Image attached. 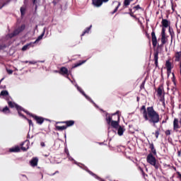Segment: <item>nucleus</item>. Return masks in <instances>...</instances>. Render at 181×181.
<instances>
[{"label":"nucleus","instance_id":"obj_1","mask_svg":"<svg viewBox=\"0 0 181 181\" xmlns=\"http://www.w3.org/2000/svg\"><path fill=\"white\" fill-rule=\"evenodd\" d=\"M141 111L146 121H148L152 124H156L159 122V114H158V112H156L155 110H153V107H149L147 108L146 111L145 106H142L141 108Z\"/></svg>","mask_w":181,"mask_h":181},{"label":"nucleus","instance_id":"obj_2","mask_svg":"<svg viewBox=\"0 0 181 181\" xmlns=\"http://www.w3.org/2000/svg\"><path fill=\"white\" fill-rule=\"evenodd\" d=\"M147 162L150 163V165H152V166H155V168H158V166H156V158H155L152 154L148 155Z\"/></svg>","mask_w":181,"mask_h":181},{"label":"nucleus","instance_id":"obj_3","mask_svg":"<svg viewBox=\"0 0 181 181\" xmlns=\"http://www.w3.org/2000/svg\"><path fill=\"white\" fill-rule=\"evenodd\" d=\"M165 66L168 71V76L169 77V76H170L171 70L173 66H172V63H170L169 61H167L165 63Z\"/></svg>","mask_w":181,"mask_h":181},{"label":"nucleus","instance_id":"obj_4","mask_svg":"<svg viewBox=\"0 0 181 181\" xmlns=\"http://www.w3.org/2000/svg\"><path fill=\"white\" fill-rule=\"evenodd\" d=\"M8 104L9 107H11V108H16V110H22L21 106L16 105V103H15L12 101H8Z\"/></svg>","mask_w":181,"mask_h":181},{"label":"nucleus","instance_id":"obj_5","mask_svg":"<svg viewBox=\"0 0 181 181\" xmlns=\"http://www.w3.org/2000/svg\"><path fill=\"white\" fill-rule=\"evenodd\" d=\"M161 35H162L161 42L163 45H165V43L168 42V38L166 37V35L165 34V28H163Z\"/></svg>","mask_w":181,"mask_h":181},{"label":"nucleus","instance_id":"obj_6","mask_svg":"<svg viewBox=\"0 0 181 181\" xmlns=\"http://www.w3.org/2000/svg\"><path fill=\"white\" fill-rule=\"evenodd\" d=\"M151 36H152L153 46H154V47H156V46H157V45H158V40L156 39V35H155V33L153 32L151 33Z\"/></svg>","mask_w":181,"mask_h":181},{"label":"nucleus","instance_id":"obj_7","mask_svg":"<svg viewBox=\"0 0 181 181\" xmlns=\"http://www.w3.org/2000/svg\"><path fill=\"white\" fill-rule=\"evenodd\" d=\"M93 4L98 8L103 5V0H93Z\"/></svg>","mask_w":181,"mask_h":181},{"label":"nucleus","instance_id":"obj_8","mask_svg":"<svg viewBox=\"0 0 181 181\" xmlns=\"http://www.w3.org/2000/svg\"><path fill=\"white\" fill-rule=\"evenodd\" d=\"M118 122L117 121H112L111 122V126L113 127V128H118V122H119V115L117 116Z\"/></svg>","mask_w":181,"mask_h":181},{"label":"nucleus","instance_id":"obj_9","mask_svg":"<svg viewBox=\"0 0 181 181\" xmlns=\"http://www.w3.org/2000/svg\"><path fill=\"white\" fill-rule=\"evenodd\" d=\"M38 160H38L37 158H33V159L30 160V162L31 166H37V162H38Z\"/></svg>","mask_w":181,"mask_h":181},{"label":"nucleus","instance_id":"obj_10","mask_svg":"<svg viewBox=\"0 0 181 181\" xmlns=\"http://www.w3.org/2000/svg\"><path fill=\"white\" fill-rule=\"evenodd\" d=\"M35 121H37V124H43V121H45L42 117H39L37 116L34 117Z\"/></svg>","mask_w":181,"mask_h":181},{"label":"nucleus","instance_id":"obj_11","mask_svg":"<svg viewBox=\"0 0 181 181\" xmlns=\"http://www.w3.org/2000/svg\"><path fill=\"white\" fill-rule=\"evenodd\" d=\"M174 129H177L179 128V120L175 119L173 122Z\"/></svg>","mask_w":181,"mask_h":181},{"label":"nucleus","instance_id":"obj_12","mask_svg":"<svg viewBox=\"0 0 181 181\" xmlns=\"http://www.w3.org/2000/svg\"><path fill=\"white\" fill-rule=\"evenodd\" d=\"M63 123L66 124V127H71L72 125H74V121H73V120L63 122Z\"/></svg>","mask_w":181,"mask_h":181},{"label":"nucleus","instance_id":"obj_13","mask_svg":"<svg viewBox=\"0 0 181 181\" xmlns=\"http://www.w3.org/2000/svg\"><path fill=\"white\" fill-rule=\"evenodd\" d=\"M23 145H26V147H25V146H22L21 147V149L23 150V151H28V149H29V141H25L24 142V144H23Z\"/></svg>","mask_w":181,"mask_h":181},{"label":"nucleus","instance_id":"obj_14","mask_svg":"<svg viewBox=\"0 0 181 181\" xmlns=\"http://www.w3.org/2000/svg\"><path fill=\"white\" fill-rule=\"evenodd\" d=\"M58 131H64V129H67V126H56Z\"/></svg>","mask_w":181,"mask_h":181},{"label":"nucleus","instance_id":"obj_15","mask_svg":"<svg viewBox=\"0 0 181 181\" xmlns=\"http://www.w3.org/2000/svg\"><path fill=\"white\" fill-rule=\"evenodd\" d=\"M117 134H118V135H119V136H121L124 134V129L122 127H119Z\"/></svg>","mask_w":181,"mask_h":181},{"label":"nucleus","instance_id":"obj_16","mask_svg":"<svg viewBox=\"0 0 181 181\" xmlns=\"http://www.w3.org/2000/svg\"><path fill=\"white\" fill-rule=\"evenodd\" d=\"M162 25L164 28H168V26H169V21L167 20H163Z\"/></svg>","mask_w":181,"mask_h":181},{"label":"nucleus","instance_id":"obj_17","mask_svg":"<svg viewBox=\"0 0 181 181\" xmlns=\"http://www.w3.org/2000/svg\"><path fill=\"white\" fill-rule=\"evenodd\" d=\"M69 73V71L66 69V68L63 67L61 69V74H67Z\"/></svg>","mask_w":181,"mask_h":181},{"label":"nucleus","instance_id":"obj_18","mask_svg":"<svg viewBox=\"0 0 181 181\" xmlns=\"http://www.w3.org/2000/svg\"><path fill=\"white\" fill-rule=\"evenodd\" d=\"M2 112H4V114H9L11 111L9 110V108L8 107H6L2 110Z\"/></svg>","mask_w":181,"mask_h":181},{"label":"nucleus","instance_id":"obj_19","mask_svg":"<svg viewBox=\"0 0 181 181\" xmlns=\"http://www.w3.org/2000/svg\"><path fill=\"white\" fill-rule=\"evenodd\" d=\"M10 152H19V147H13L10 148Z\"/></svg>","mask_w":181,"mask_h":181},{"label":"nucleus","instance_id":"obj_20","mask_svg":"<svg viewBox=\"0 0 181 181\" xmlns=\"http://www.w3.org/2000/svg\"><path fill=\"white\" fill-rule=\"evenodd\" d=\"M86 61H83V62H80L78 64H75L74 66H73V68H76V67H78V66H81V64H84V62Z\"/></svg>","mask_w":181,"mask_h":181},{"label":"nucleus","instance_id":"obj_21","mask_svg":"<svg viewBox=\"0 0 181 181\" xmlns=\"http://www.w3.org/2000/svg\"><path fill=\"white\" fill-rule=\"evenodd\" d=\"M180 56H181V52H177L175 54V58H176L177 62H179V60H180Z\"/></svg>","mask_w":181,"mask_h":181},{"label":"nucleus","instance_id":"obj_22","mask_svg":"<svg viewBox=\"0 0 181 181\" xmlns=\"http://www.w3.org/2000/svg\"><path fill=\"white\" fill-rule=\"evenodd\" d=\"M44 0H34V4H38V5H42Z\"/></svg>","mask_w":181,"mask_h":181},{"label":"nucleus","instance_id":"obj_23","mask_svg":"<svg viewBox=\"0 0 181 181\" xmlns=\"http://www.w3.org/2000/svg\"><path fill=\"white\" fill-rule=\"evenodd\" d=\"M158 52H156L154 54V60H155V63L156 64H158Z\"/></svg>","mask_w":181,"mask_h":181},{"label":"nucleus","instance_id":"obj_24","mask_svg":"<svg viewBox=\"0 0 181 181\" xmlns=\"http://www.w3.org/2000/svg\"><path fill=\"white\" fill-rule=\"evenodd\" d=\"M115 4H116V5H117L115 10V12H117L118 8H119V6L121 5V3H119V1H116V2H115Z\"/></svg>","mask_w":181,"mask_h":181},{"label":"nucleus","instance_id":"obj_25","mask_svg":"<svg viewBox=\"0 0 181 181\" xmlns=\"http://www.w3.org/2000/svg\"><path fill=\"white\" fill-rule=\"evenodd\" d=\"M45 35V34H42L41 35H40L37 39L35 40V43H36V42H39V40H42V39H43V36Z\"/></svg>","mask_w":181,"mask_h":181},{"label":"nucleus","instance_id":"obj_26","mask_svg":"<svg viewBox=\"0 0 181 181\" xmlns=\"http://www.w3.org/2000/svg\"><path fill=\"white\" fill-rule=\"evenodd\" d=\"M30 45H32V43L25 45L24 47H23L22 50H28V49H29V46H30Z\"/></svg>","mask_w":181,"mask_h":181},{"label":"nucleus","instance_id":"obj_27","mask_svg":"<svg viewBox=\"0 0 181 181\" xmlns=\"http://www.w3.org/2000/svg\"><path fill=\"white\" fill-rule=\"evenodd\" d=\"M9 93H8V90H2L1 92V95H4V96H5V95H8Z\"/></svg>","mask_w":181,"mask_h":181},{"label":"nucleus","instance_id":"obj_28","mask_svg":"<svg viewBox=\"0 0 181 181\" xmlns=\"http://www.w3.org/2000/svg\"><path fill=\"white\" fill-rule=\"evenodd\" d=\"M26 11V8L25 7H21V15H25V12Z\"/></svg>","mask_w":181,"mask_h":181},{"label":"nucleus","instance_id":"obj_29","mask_svg":"<svg viewBox=\"0 0 181 181\" xmlns=\"http://www.w3.org/2000/svg\"><path fill=\"white\" fill-rule=\"evenodd\" d=\"M131 1L132 0H124V5L126 6L129 5V4L131 3Z\"/></svg>","mask_w":181,"mask_h":181},{"label":"nucleus","instance_id":"obj_30","mask_svg":"<svg viewBox=\"0 0 181 181\" xmlns=\"http://www.w3.org/2000/svg\"><path fill=\"white\" fill-rule=\"evenodd\" d=\"M151 152H153L154 155H156V150H155V148H153V146H151Z\"/></svg>","mask_w":181,"mask_h":181},{"label":"nucleus","instance_id":"obj_31","mask_svg":"<svg viewBox=\"0 0 181 181\" xmlns=\"http://www.w3.org/2000/svg\"><path fill=\"white\" fill-rule=\"evenodd\" d=\"M106 121H107V124H110L111 123V117H107L106 119Z\"/></svg>","mask_w":181,"mask_h":181},{"label":"nucleus","instance_id":"obj_32","mask_svg":"<svg viewBox=\"0 0 181 181\" xmlns=\"http://www.w3.org/2000/svg\"><path fill=\"white\" fill-rule=\"evenodd\" d=\"M7 73H8V74H12L13 71L11 70V69H8V70H7Z\"/></svg>","mask_w":181,"mask_h":181},{"label":"nucleus","instance_id":"obj_33","mask_svg":"<svg viewBox=\"0 0 181 181\" xmlns=\"http://www.w3.org/2000/svg\"><path fill=\"white\" fill-rule=\"evenodd\" d=\"M166 135H170V130H167L165 132Z\"/></svg>","mask_w":181,"mask_h":181},{"label":"nucleus","instance_id":"obj_34","mask_svg":"<svg viewBox=\"0 0 181 181\" xmlns=\"http://www.w3.org/2000/svg\"><path fill=\"white\" fill-rule=\"evenodd\" d=\"M171 76L173 77V81H175V74L172 73Z\"/></svg>","mask_w":181,"mask_h":181},{"label":"nucleus","instance_id":"obj_35","mask_svg":"<svg viewBox=\"0 0 181 181\" xmlns=\"http://www.w3.org/2000/svg\"><path fill=\"white\" fill-rule=\"evenodd\" d=\"M158 93L159 94V95H160V94H162V90L158 89Z\"/></svg>","mask_w":181,"mask_h":181},{"label":"nucleus","instance_id":"obj_36","mask_svg":"<svg viewBox=\"0 0 181 181\" xmlns=\"http://www.w3.org/2000/svg\"><path fill=\"white\" fill-rule=\"evenodd\" d=\"M28 123H29L30 125L33 126V123H32V120L28 119Z\"/></svg>","mask_w":181,"mask_h":181},{"label":"nucleus","instance_id":"obj_37","mask_svg":"<svg viewBox=\"0 0 181 181\" xmlns=\"http://www.w3.org/2000/svg\"><path fill=\"white\" fill-rule=\"evenodd\" d=\"M29 63H30V64H36V62H30Z\"/></svg>","mask_w":181,"mask_h":181},{"label":"nucleus","instance_id":"obj_38","mask_svg":"<svg viewBox=\"0 0 181 181\" xmlns=\"http://www.w3.org/2000/svg\"><path fill=\"white\" fill-rule=\"evenodd\" d=\"M23 29H25V25L21 26V30H23Z\"/></svg>","mask_w":181,"mask_h":181},{"label":"nucleus","instance_id":"obj_39","mask_svg":"<svg viewBox=\"0 0 181 181\" xmlns=\"http://www.w3.org/2000/svg\"><path fill=\"white\" fill-rule=\"evenodd\" d=\"M135 8H136V9H139L140 7H139V6H136Z\"/></svg>","mask_w":181,"mask_h":181},{"label":"nucleus","instance_id":"obj_40","mask_svg":"<svg viewBox=\"0 0 181 181\" xmlns=\"http://www.w3.org/2000/svg\"><path fill=\"white\" fill-rule=\"evenodd\" d=\"M41 146H45V143H41Z\"/></svg>","mask_w":181,"mask_h":181},{"label":"nucleus","instance_id":"obj_41","mask_svg":"<svg viewBox=\"0 0 181 181\" xmlns=\"http://www.w3.org/2000/svg\"><path fill=\"white\" fill-rule=\"evenodd\" d=\"M103 2H108V0H103Z\"/></svg>","mask_w":181,"mask_h":181},{"label":"nucleus","instance_id":"obj_42","mask_svg":"<svg viewBox=\"0 0 181 181\" xmlns=\"http://www.w3.org/2000/svg\"><path fill=\"white\" fill-rule=\"evenodd\" d=\"M82 94H83V95H85V97L87 98V95L86 94H84L83 92H82Z\"/></svg>","mask_w":181,"mask_h":181},{"label":"nucleus","instance_id":"obj_43","mask_svg":"<svg viewBox=\"0 0 181 181\" xmlns=\"http://www.w3.org/2000/svg\"><path fill=\"white\" fill-rule=\"evenodd\" d=\"M24 63H28V61H25V62H24Z\"/></svg>","mask_w":181,"mask_h":181},{"label":"nucleus","instance_id":"obj_44","mask_svg":"<svg viewBox=\"0 0 181 181\" xmlns=\"http://www.w3.org/2000/svg\"><path fill=\"white\" fill-rule=\"evenodd\" d=\"M116 114H118V112H116V113L115 114V115Z\"/></svg>","mask_w":181,"mask_h":181}]
</instances>
